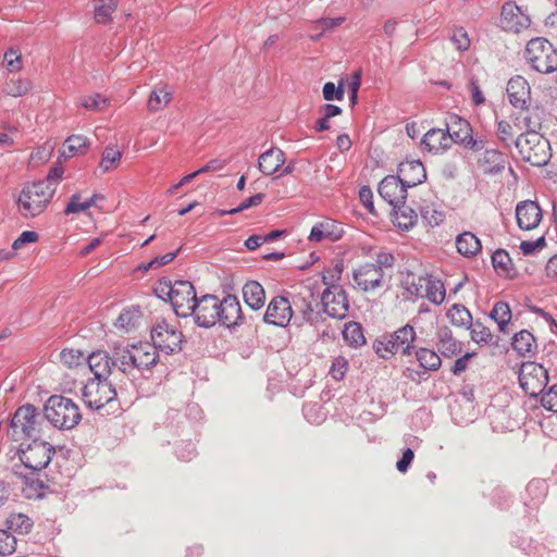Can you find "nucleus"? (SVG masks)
I'll return each instance as SVG.
<instances>
[{"label": "nucleus", "instance_id": "1", "mask_svg": "<svg viewBox=\"0 0 557 557\" xmlns=\"http://www.w3.org/2000/svg\"><path fill=\"white\" fill-rule=\"evenodd\" d=\"M114 358L122 369L123 377L133 383L137 374L149 370L159 361L157 348L149 342L114 345Z\"/></svg>", "mask_w": 557, "mask_h": 557}, {"label": "nucleus", "instance_id": "2", "mask_svg": "<svg viewBox=\"0 0 557 557\" xmlns=\"http://www.w3.org/2000/svg\"><path fill=\"white\" fill-rule=\"evenodd\" d=\"M55 193V186L49 182H34L21 190L17 198V209L23 218L40 215L50 203Z\"/></svg>", "mask_w": 557, "mask_h": 557}, {"label": "nucleus", "instance_id": "3", "mask_svg": "<svg viewBox=\"0 0 557 557\" xmlns=\"http://www.w3.org/2000/svg\"><path fill=\"white\" fill-rule=\"evenodd\" d=\"M44 418L39 410L26 404L18 407L9 425L8 435L12 441L36 440L41 436Z\"/></svg>", "mask_w": 557, "mask_h": 557}, {"label": "nucleus", "instance_id": "4", "mask_svg": "<svg viewBox=\"0 0 557 557\" xmlns=\"http://www.w3.org/2000/svg\"><path fill=\"white\" fill-rule=\"evenodd\" d=\"M44 417L59 430H72L82 420L78 406L70 398L52 395L44 407Z\"/></svg>", "mask_w": 557, "mask_h": 557}, {"label": "nucleus", "instance_id": "5", "mask_svg": "<svg viewBox=\"0 0 557 557\" xmlns=\"http://www.w3.org/2000/svg\"><path fill=\"white\" fill-rule=\"evenodd\" d=\"M524 58L536 72L550 74L557 71V49L545 38H533L525 47Z\"/></svg>", "mask_w": 557, "mask_h": 557}, {"label": "nucleus", "instance_id": "6", "mask_svg": "<svg viewBox=\"0 0 557 557\" xmlns=\"http://www.w3.org/2000/svg\"><path fill=\"white\" fill-rule=\"evenodd\" d=\"M113 379H89L82 389V397L85 405L94 410H100L104 406L113 408L117 391Z\"/></svg>", "mask_w": 557, "mask_h": 557}, {"label": "nucleus", "instance_id": "7", "mask_svg": "<svg viewBox=\"0 0 557 557\" xmlns=\"http://www.w3.org/2000/svg\"><path fill=\"white\" fill-rule=\"evenodd\" d=\"M521 158L534 166L545 165L549 160V143L540 133H524L513 141Z\"/></svg>", "mask_w": 557, "mask_h": 557}, {"label": "nucleus", "instance_id": "8", "mask_svg": "<svg viewBox=\"0 0 557 557\" xmlns=\"http://www.w3.org/2000/svg\"><path fill=\"white\" fill-rule=\"evenodd\" d=\"M322 282L326 288L321 295L323 311L329 317L342 320L347 317L349 311V301L344 288L333 283V277L322 276Z\"/></svg>", "mask_w": 557, "mask_h": 557}, {"label": "nucleus", "instance_id": "9", "mask_svg": "<svg viewBox=\"0 0 557 557\" xmlns=\"http://www.w3.org/2000/svg\"><path fill=\"white\" fill-rule=\"evenodd\" d=\"M183 338L182 332L165 320L158 321L151 330V345L157 348V351L160 350L166 355L181 351Z\"/></svg>", "mask_w": 557, "mask_h": 557}, {"label": "nucleus", "instance_id": "10", "mask_svg": "<svg viewBox=\"0 0 557 557\" xmlns=\"http://www.w3.org/2000/svg\"><path fill=\"white\" fill-rule=\"evenodd\" d=\"M548 383L547 370L535 362H523L519 372L520 387L530 397L535 398L541 395Z\"/></svg>", "mask_w": 557, "mask_h": 557}, {"label": "nucleus", "instance_id": "11", "mask_svg": "<svg viewBox=\"0 0 557 557\" xmlns=\"http://www.w3.org/2000/svg\"><path fill=\"white\" fill-rule=\"evenodd\" d=\"M86 361L90 371L94 373L92 379H113V381L122 382V369L114 358V346L111 352L97 350L91 352Z\"/></svg>", "mask_w": 557, "mask_h": 557}, {"label": "nucleus", "instance_id": "12", "mask_svg": "<svg viewBox=\"0 0 557 557\" xmlns=\"http://www.w3.org/2000/svg\"><path fill=\"white\" fill-rule=\"evenodd\" d=\"M53 454L54 448L49 443L36 438L20 449V460L27 469L37 472L50 463Z\"/></svg>", "mask_w": 557, "mask_h": 557}, {"label": "nucleus", "instance_id": "13", "mask_svg": "<svg viewBox=\"0 0 557 557\" xmlns=\"http://www.w3.org/2000/svg\"><path fill=\"white\" fill-rule=\"evenodd\" d=\"M220 299L215 295L206 294L194 302L195 323L200 327H211L219 322Z\"/></svg>", "mask_w": 557, "mask_h": 557}, {"label": "nucleus", "instance_id": "14", "mask_svg": "<svg viewBox=\"0 0 557 557\" xmlns=\"http://www.w3.org/2000/svg\"><path fill=\"white\" fill-rule=\"evenodd\" d=\"M198 297L194 285L188 281H176L174 294L170 300L176 315L187 318L193 314L194 302Z\"/></svg>", "mask_w": 557, "mask_h": 557}, {"label": "nucleus", "instance_id": "15", "mask_svg": "<svg viewBox=\"0 0 557 557\" xmlns=\"http://www.w3.org/2000/svg\"><path fill=\"white\" fill-rule=\"evenodd\" d=\"M293 314L290 300L284 296H276L269 302L263 321L267 324L285 327L290 322Z\"/></svg>", "mask_w": 557, "mask_h": 557}, {"label": "nucleus", "instance_id": "16", "mask_svg": "<svg viewBox=\"0 0 557 557\" xmlns=\"http://www.w3.org/2000/svg\"><path fill=\"white\" fill-rule=\"evenodd\" d=\"M377 191L380 196L393 208L405 202L407 198V187L398 175H387L379 184Z\"/></svg>", "mask_w": 557, "mask_h": 557}, {"label": "nucleus", "instance_id": "17", "mask_svg": "<svg viewBox=\"0 0 557 557\" xmlns=\"http://www.w3.org/2000/svg\"><path fill=\"white\" fill-rule=\"evenodd\" d=\"M352 277L360 289L372 292L383 286L384 272L373 263H366L354 271Z\"/></svg>", "mask_w": 557, "mask_h": 557}, {"label": "nucleus", "instance_id": "18", "mask_svg": "<svg viewBox=\"0 0 557 557\" xmlns=\"http://www.w3.org/2000/svg\"><path fill=\"white\" fill-rule=\"evenodd\" d=\"M502 27L505 30L519 33L530 26V17L522 12L521 8L515 2L504 3L500 15Z\"/></svg>", "mask_w": 557, "mask_h": 557}, {"label": "nucleus", "instance_id": "19", "mask_svg": "<svg viewBox=\"0 0 557 557\" xmlns=\"http://www.w3.org/2000/svg\"><path fill=\"white\" fill-rule=\"evenodd\" d=\"M244 315L239 300L234 295H227L220 300L219 322L231 329L243 324Z\"/></svg>", "mask_w": 557, "mask_h": 557}, {"label": "nucleus", "instance_id": "20", "mask_svg": "<svg viewBox=\"0 0 557 557\" xmlns=\"http://www.w3.org/2000/svg\"><path fill=\"white\" fill-rule=\"evenodd\" d=\"M507 96L512 107L524 110L531 102V88L522 76L509 79L507 84Z\"/></svg>", "mask_w": 557, "mask_h": 557}, {"label": "nucleus", "instance_id": "21", "mask_svg": "<svg viewBox=\"0 0 557 557\" xmlns=\"http://www.w3.org/2000/svg\"><path fill=\"white\" fill-rule=\"evenodd\" d=\"M314 295L310 288L305 287L298 295H294L290 304L293 311L299 312L302 319L311 324H317L321 317L313 308Z\"/></svg>", "mask_w": 557, "mask_h": 557}, {"label": "nucleus", "instance_id": "22", "mask_svg": "<svg viewBox=\"0 0 557 557\" xmlns=\"http://www.w3.org/2000/svg\"><path fill=\"white\" fill-rule=\"evenodd\" d=\"M516 219L521 230L530 231L540 224L542 210L535 201H520L516 207Z\"/></svg>", "mask_w": 557, "mask_h": 557}, {"label": "nucleus", "instance_id": "23", "mask_svg": "<svg viewBox=\"0 0 557 557\" xmlns=\"http://www.w3.org/2000/svg\"><path fill=\"white\" fill-rule=\"evenodd\" d=\"M397 175L407 188L414 187L426 180L425 169L419 160L401 162Z\"/></svg>", "mask_w": 557, "mask_h": 557}, {"label": "nucleus", "instance_id": "24", "mask_svg": "<svg viewBox=\"0 0 557 557\" xmlns=\"http://www.w3.org/2000/svg\"><path fill=\"white\" fill-rule=\"evenodd\" d=\"M449 129L432 128L428 131L422 138V146L432 153H441L451 147Z\"/></svg>", "mask_w": 557, "mask_h": 557}, {"label": "nucleus", "instance_id": "25", "mask_svg": "<svg viewBox=\"0 0 557 557\" xmlns=\"http://www.w3.org/2000/svg\"><path fill=\"white\" fill-rule=\"evenodd\" d=\"M344 234L343 226L332 219H324L311 228L309 240L319 243L323 239L338 240Z\"/></svg>", "mask_w": 557, "mask_h": 557}, {"label": "nucleus", "instance_id": "26", "mask_svg": "<svg viewBox=\"0 0 557 557\" xmlns=\"http://www.w3.org/2000/svg\"><path fill=\"white\" fill-rule=\"evenodd\" d=\"M284 163L285 152L277 147L268 149L258 159V168L267 176L276 173Z\"/></svg>", "mask_w": 557, "mask_h": 557}, {"label": "nucleus", "instance_id": "27", "mask_svg": "<svg viewBox=\"0 0 557 557\" xmlns=\"http://www.w3.org/2000/svg\"><path fill=\"white\" fill-rule=\"evenodd\" d=\"M436 347L442 356L451 358L461 351V344L454 337L448 326H441L436 332Z\"/></svg>", "mask_w": 557, "mask_h": 557}, {"label": "nucleus", "instance_id": "28", "mask_svg": "<svg viewBox=\"0 0 557 557\" xmlns=\"http://www.w3.org/2000/svg\"><path fill=\"white\" fill-rule=\"evenodd\" d=\"M446 127L449 129L451 141L460 144L463 147L467 139H469L473 132L470 123L458 115H451L449 117V122L446 124Z\"/></svg>", "mask_w": 557, "mask_h": 557}, {"label": "nucleus", "instance_id": "29", "mask_svg": "<svg viewBox=\"0 0 557 557\" xmlns=\"http://www.w3.org/2000/svg\"><path fill=\"white\" fill-rule=\"evenodd\" d=\"M243 297L248 307L259 310L264 306L265 292L257 281H249L243 287Z\"/></svg>", "mask_w": 557, "mask_h": 557}, {"label": "nucleus", "instance_id": "30", "mask_svg": "<svg viewBox=\"0 0 557 557\" xmlns=\"http://www.w3.org/2000/svg\"><path fill=\"white\" fill-rule=\"evenodd\" d=\"M391 338L395 342L396 348L403 355H408L416 339V331L413 326L406 324L397 331L389 333Z\"/></svg>", "mask_w": 557, "mask_h": 557}, {"label": "nucleus", "instance_id": "31", "mask_svg": "<svg viewBox=\"0 0 557 557\" xmlns=\"http://www.w3.org/2000/svg\"><path fill=\"white\" fill-rule=\"evenodd\" d=\"M456 248L465 257H473L481 250L480 239L471 232H463L456 238Z\"/></svg>", "mask_w": 557, "mask_h": 557}, {"label": "nucleus", "instance_id": "32", "mask_svg": "<svg viewBox=\"0 0 557 557\" xmlns=\"http://www.w3.org/2000/svg\"><path fill=\"white\" fill-rule=\"evenodd\" d=\"M511 346L521 357H525L536 348L535 338L528 330H521L516 333L512 337Z\"/></svg>", "mask_w": 557, "mask_h": 557}, {"label": "nucleus", "instance_id": "33", "mask_svg": "<svg viewBox=\"0 0 557 557\" xmlns=\"http://www.w3.org/2000/svg\"><path fill=\"white\" fill-rule=\"evenodd\" d=\"M342 334L345 343L350 347L358 348L366 344L363 329L358 322H347L344 325Z\"/></svg>", "mask_w": 557, "mask_h": 557}, {"label": "nucleus", "instance_id": "34", "mask_svg": "<svg viewBox=\"0 0 557 557\" xmlns=\"http://www.w3.org/2000/svg\"><path fill=\"white\" fill-rule=\"evenodd\" d=\"M172 99V91L165 85L156 86L151 91L147 107L150 111L157 112L165 108Z\"/></svg>", "mask_w": 557, "mask_h": 557}, {"label": "nucleus", "instance_id": "35", "mask_svg": "<svg viewBox=\"0 0 557 557\" xmlns=\"http://www.w3.org/2000/svg\"><path fill=\"white\" fill-rule=\"evenodd\" d=\"M445 296L446 290L444 283L441 280L429 275L423 298H426L434 305H441L445 300Z\"/></svg>", "mask_w": 557, "mask_h": 557}, {"label": "nucleus", "instance_id": "36", "mask_svg": "<svg viewBox=\"0 0 557 557\" xmlns=\"http://www.w3.org/2000/svg\"><path fill=\"white\" fill-rule=\"evenodd\" d=\"M394 219H395V224L399 228H401L404 231H408L416 224V222L418 220V215L413 209L406 206L404 202L401 205H398L397 208H394Z\"/></svg>", "mask_w": 557, "mask_h": 557}, {"label": "nucleus", "instance_id": "37", "mask_svg": "<svg viewBox=\"0 0 557 557\" xmlns=\"http://www.w3.org/2000/svg\"><path fill=\"white\" fill-rule=\"evenodd\" d=\"M490 318L497 323L500 332L506 333L507 326L511 320V309L508 302H495L492 311L490 312Z\"/></svg>", "mask_w": 557, "mask_h": 557}, {"label": "nucleus", "instance_id": "38", "mask_svg": "<svg viewBox=\"0 0 557 557\" xmlns=\"http://www.w3.org/2000/svg\"><path fill=\"white\" fill-rule=\"evenodd\" d=\"M141 320V311L139 307L124 309L116 319L115 325L125 331L135 329Z\"/></svg>", "mask_w": 557, "mask_h": 557}, {"label": "nucleus", "instance_id": "39", "mask_svg": "<svg viewBox=\"0 0 557 557\" xmlns=\"http://www.w3.org/2000/svg\"><path fill=\"white\" fill-rule=\"evenodd\" d=\"M64 149L61 154L71 158L75 153H85L88 147V139L83 135H71L65 139Z\"/></svg>", "mask_w": 557, "mask_h": 557}, {"label": "nucleus", "instance_id": "40", "mask_svg": "<svg viewBox=\"0 0 557 557\" xmlns=\"http://www.w3.org/2000/svg\"><path fill=\"white\" fill-rule=\"evenodd\" d=\"M416 358L420 367L428 371H436L442 364L440 356L434 350L428 348H419L416 351Z\"/></svg>", "mask_w": 557, "mask_h": 557}, {"label": "nucleus", "instance_id": "41", "mask_svg": "<svg viewBox=\"0 0 557 557\" xmlns=\"http://www.w3.org/2000/svg\"><path fill=\"white\" fill-rule=\"evenodd\" d=\"M122 159V152L114 147H106L101 160L99 162V169L102 173H107L111 170H114L119 166Z\"/></svg>", "mask_w": 557, "mask_h": 557}, {"label": "nucleus", "instance_id": "42", "mask_svg": "<svg viewBox=\"0 0 557 557\" xmlns=\"http://www.w3.org/2000/svg\"><path fill=\"white\" fill-rule=\"evenodd\" d=\"M447 318L454 325L466 326L472 323V315L470 311L460 304H455L447 312Z\"/></svg>", "mask_w": 557, "mask_h": 557}, {"label": "nucleus", "instance_id": "43", "mask_svg": "<svg viewBox=\"0 0 557 557\" xmlns=\"http://www.w3.org/2000/svg\"><path fill=\"white\" fill-rule=\"evenodd\" d=\"M373 349L377 356L383 359H388L391 356L399 352L398 348H396L395 342H393L389 334H385L375 339L373 343Z\"/></svg>", "mask_w": 557, "mask_h": 557}, {"label": "nucleus", "instance_id": "44", "mask_svg": "<svg viewBox=\"0 0 557 557\" xmlns=\"http://www.w3.org/2000/svg\"><path fill=\"white\" fill-rule=\"evenodd\" d=\"M32 525L33 523L30 519L23 513H12L7 519L8 529L21 534L28 533L32 529Z\"/></svg>", "mask_w": 557, "mask_h": 557}, {"label": "nucleus", "instance_id": "45", "mask_svg": "<svg viewBox=\"0 0 557 557\" xmlns=\"http://www.w3.org/2000/svg\"><path fill=\"white\" fill-rule=\"evenodd\" d=\"M470 333L472 341L475 342L476 344L486 345L493 343L494 335L492 334L490 329L480 321L471 323Z\"/></svg>", "mask_w": 557, "mask_h": 557}, {"label": "nucleus", "instance_id": "46", "mask_svg": "<svg viewBox=\"0 0 557 557\" xmlns=\"http://www.w3.org/2000/svg\"><path fill=\"white\" fill-rule=\"evenodd\" d=\"M524 114L520 122L517 123L519 129L525 128V133H539L542 122L536 112H531L529 107L523 110Z\"/></svg>", "mask_w": 557, "mask_h": 557}, {"label": "nucleus", "instance_id": "47", "mask_svg": "<svg viewBox=\"0 0 557 557\" xmlns=\"http://www.w3.org/2000/svg\"><path fill=\"white\" fill-rule=\"evenodd\" d=\"M492 264L498 273L505 275H508L512 269L511 258L508 252L503 249H498L492 255Z\"/></svg>", "mask_w": 557, "mask_h": 557}, {"label": "nucleus", "instance_id": "48", "mask_svg": "<svg viewBox=\"0 0 557 557\" xmlns=\"http://www.w3.org/2000/svg\"><path fill=\"white\" fill-rule=\"evenodd\" d=\"M483 162L488 165V171L498 172L505 168L504 154L497 149H486L483 156Z\"/></svg>", "mask_w": 557, "mask_h": 557}, {"label": "nucleus", "instance_id": "49", "mask_svg": "<svg viewBox=\"0 0 557 557\" xmlns=\"http://www.w3.org/2000/svg\"><path fill=\"white\" fill-rule=\"evenodd\" d=\"M79 104L90 111H102L109 104V99L100 94L84 96L79 99Z\"/></svg>", "mask_w": 557, "mask_h": 557}, {"label": "nucleus", "instance_id": "50", "mask_svg": "<svg viewBox=\"0 0 557 557\" xmlns=\"http://www.w3.org/2000/svg\"><path fill=\"white\" fill-rule=\"evenodd\" d=\"M30 89V83L27 79H11L4 87L3 91L11 97H21Z\"/></svg>", "mask_w": 557, "mask_h": 557}, {"label": "nucleus", "instance_id": "51", "mask_svg": "<svg viewBox=\"0 0 557 557\" xmlns=\"http://www.w3.org/2000/svg\"><path fill=\"white\" fill-rule=\"evenodd\" d=\"M60 360L69 368H73L82 364L86 360V357L78 349L65 348L60 352Z\"/></svg>", "mask_w": 557, "mask_h": 557}, {"label": "nucleus", "instance_id": "52", "mask_svg": "<svg viewBox=\"0 0 557 557\" xmlns=\"http://www.w3.org/2000/svg\"><path fill=\"white\" fill-rule=\"evenodd\" d=\"M264 197H265L264 194L258 193V194L245 199L244 201H242L236 208H233L231 210H220L219 214L220 215L236 214V213H239L248 208L257 207L262 202Z\"/></svg>", "mask_w": 557, "mask_h": 557}, {"label": "nucleus", "instance_id": "53", "mask_svg": "<svg viewBox=\"0 0 557 557\" xmlns=\"http://www.w3.org/2000/svg\"><path fill=\"white\" fill-rule=\"evenodd\" d=\"M348 367V360L343 356H338L334 358L332 362V366L330 368V374L334 380L341 381L346 375Z\"/></svg>", "mask_w": 557, "mask_h": 557}, {"label": "nucleus", "instance_id": "54", "mask_svg": "<svg viewBox=\"0 0 557 557\" xmlns=\"http://www.w3.org/2000/svg\"><path fill=\"white\" fill-rule=\"evenodd\" d=\"M16 549V539L4 530H0V556H9Z\"/></svg>", "mask_w": 557, "mask_h": 557}, {"label": "nucleus", "instance_id": "55", "mask_svg": "<svg viewBox=\"0 0 557 557\" xmlns=\"http://www.w3.org/2000/svg\"><path fill=\"white\" fill-rule=\"evenodd\" d=\"M429 275L425 276H412L411 281H409V277L407 278V290L411 295L416 297L423 298L424 292H425V285L426 280Z\"/></svg>", "mask_w": 557, "mask_h": 557}, {"label": "nucleus", "instance_id": "56", "mask_svg": "<svg viewBox=\"0 0 557 557\" xmlns=\"http://www.w3.org/2000/svg\"><path fill=\"white\" fill-rule=\"evenodd\" d=\"M322 94L323 98L327 101L342 100L344 98L343 83H339L338 86H335V84L332 82L325 83L322 89Z\"/></svg>", "mask_w": 557, "mask_h": 557}, {"label": "nucleus", "instance_id": "57", "mask_svg": "<svg viewBox=\"0 0 557 557\" xmlns=\"http://www.w3.org/2000/svg\"><path fill=\"white\" fill-rule=\"evenodd\" d=\"M497 137L504 144L505 147L509 148L513 137V128L507 121H499L497 123Z\"/></svg>", "mask_w": 557, "mask_h": 557}, {"label": "nucleus", "instance_id": "58", "mask_svg": "<svg viewBox=\"0 0 557 557\" xmlns=\"http://www.w3.org/2000/svg\"><path fill=\"white\" fill-rule=\"evenodd\" d=\"M541 404L547 410L557 411V383L542 395Z\"/></svg>", "mask_w": 557, "mask_h": 557}, {"label": "nucleus", "instance_id": "59", "mask_svg": "<svg viewBox=\"0 0 557 557\" xmlns=\"http://www.w3.org/2000/svg\"><path fill=\"white\" fill-rule=\"evenodd\" d=\"M176 286V281L172 283L169 280H161L158 282L157 286L154 287V292L158 295V297L162 299H169L171 300L173 294H174V287Z\"/></svg>", "mask_w": 557, "mask_h": 557}, {"label": "nucleus", "instance_id": "60", "mask_svg": "<svg viewBox=\"0 0 557 557\" xmlns=\"http://www.w3.org/2000/svg\"><path fill=\"white\" fill-rule=\"evenodd\" d=\"M115 7L111 3H103L97 5L95 9V20L97 23L106 24L110 21L111 14L114 11Z\"/></svg>", "mask_w": 557, "mask_h": 557}, {"label": "nucleus", "instance_id": "61", "mask_svg": "<svg viewBox=\"0 0 557 557\" xmlns=\"http://www.w3.org/2000/svg\"><path fill=\"white\" fill-rule=\"evenodd\" d=\"M39 236L34 231H24L12 244L13 250L21 249L26 244L38 242Z\"/></svg>", "mask_w": 557, "mask_h": 557}, {"label": "nucleus", "instance_id": "62", "mask_svg": "<svg viewBox=\"0 0 557 557\" xmlns=\"http://www.w3.org/2000/svg\"><path fill=\"white\" fill-rule=\"evenodd\" d=\"M451 41L456 48L460 51L468 50L470 47V39L467 32L463 28L456 29L451 36Z\"/></svg>", "mask_w": 557, "mask_h": 557}, {"label": "nucleus", "instance_id": "63", "mask_svg": "<svg viewBox=\"0 0 557 557\" xmlns=\"http://www.w3.org/2000/svg\"><path fill=\"white\" fill-rule=\"evenodd\" d=\"M4 60L7 62V66L9 69V71L11 72H15V71H18L21 70V54L17 53L16 50H14L13 48H10L5 53H4Z\"/></svg>", "mask_w": 557, "mask_h": 557}, {"label": "nucleus", "instance_id": "64", "mask_svg": "<svg viewBox=\"0 0 557 557\" xmlns=\"http://www.w3.org/2000/svg\"><path fill=\"white\" fill-rule=\"evenodd\" d=\"M422 218L428 222L429 225L435 226L443 221V213L437 210H431L429 207L423 208L421 211Z\"/></svg>", "mask_w": 557, "mask_h": 557}]
</instances>
